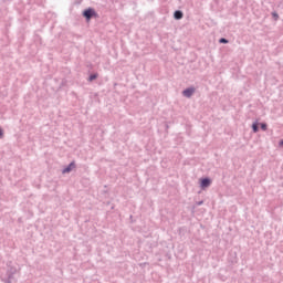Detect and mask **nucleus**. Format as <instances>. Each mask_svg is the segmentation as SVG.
Masks as SVG:
<instances>
[{"instance_id":"1","label":"nucleus","mask_w":283,"mask_h":283,"mask_svg":"<svg viewBox=\"0 0 283 283\" xmlns=\"http://www.w3.org/2000/svg\"><path fill=\"white\" fill-rule=\"evenodd\" d=\"M82 17L85 18V21L90 23L92 19H98V12L93 7H88L82 11Z\"/></svg>"},{"instance_id":"2","label":"nucleus","mask_w":283,"mask_h":283,"mask_svg":"<svg viewBox=\"0 0 283 283\" xmlns=\"http://www.w3.org/2000/svg\"><path fill=\"white\" fill-rule=\"evenodd\" d=\"M212 182H213V180H211L210 177H201L199 179V187H200L201 191H206L207 189H209V187H211Z\"/></svg>"},{"instance_id":"3","label":"nucleus","mask_w":283,"mask_h":283,"mask_svg":"<svg viewBox=\"0 0 283 283\" xmlns=\"http://www.w3.org/2000/svg\"><path fill=\"white\" fill-rule=\"evenodd\" d=\"M193 94H196V87L193 86L187 87L182 91V96L186 98H191Z\"/></svg>"},{"instance_id":"4","label":"nucleus","mask_w":283,"mask_h":283,"mask_svg":"<svg viewBox=\"0 0 283 283\" xmlns=\"http://www.w3.org/2000/svg\"><path fill=\"white\" fill-rule=\"evenodd\" d=\"M74 169H76V161L73 160L62 169V174H71Z\"/></svg>"},{"instance_id":"5","label":"nucleus","mask_w":283,"mask_h":283,"mask_svg":"<svg viewBox=\"0 0 283 283\" xmlns=\"http://www.w3.org/2000/svg\"><path fill=\"white\" fill-rule=\"evenodd\" d=\"M15 273H17V268L10 266L7 270V280H13Z\"/></svg>"},{"instance_id":"6","label":"nucleus","mask_w":283,"mask_h":283,"mask_svg":"<svg viewBox=\"0 0 283 283\" xmlns=\"http://www.w3.org/2000/svg\"><path fill=\"white\" fill-rule=\"evenodd\" d=\"M184 17H185V13L182 12V10H175L174 12L175 21H180L184 19Z\"/></svg>"},{"instance_id":"7","label":"nucleus","mask_w":283,"mask_h":283,"mask_svg":"<svg viewBox=\"0 0 283 283\" xmlns=\"http://www.w3.org/2000/svg\"><path fill=\"white\" fill-rule=\"evenodd\" d=\"M251 129L253 134H258V132H260V122L258 119L252 123Z\"/></svg>"},{"instance_id":"8","label":"nucleus","mask_w":283,"mask_h":283,"mask_svg":"<svg viewBox=\"0 0 283 283\" xmlns=\"http://www.w3.org/2000/svg\"><path fill=\"white\" fill-rule=\"evenodd\" d=\"M96 78H98V73H91L88 75L87 81H88V83H92L93 81H96Z\"/></svg>"},{"instance_id":"9","label":"nucleus","mask_w":283,"mask_h":283,"mask_svg":"<svg viewBox=\"0 0 283 283\" xmlns=\"http://www.w3.org/2000/svg\"><path fill=\"white\" fill-rule=\"evenodd\" d=\"M259 125H260L262 132H266V129H269V124H266V123H259Z\"/></svg>"},{"instance_id":"10","label":"nucleus","mask_w":283,"mask_h":283,"mask_svg":"<svg viewBox=\"0 0 283 283\" xmlns=\"http://www.w3.org/2000/svg\"><path fill=\"white\" fill-rule=\"evenodd\" d=\"M271 14L274 21H277V19H280V14H277L276 11H273Z\"/></svg>"},{"instance_id":"11","label":"nucleus","mask_w":283,"mask_h":283,"mask_svg":"<svg viewBox=\"0 0 283 283\" xmlns=\"http://www.w3.org/2000/svg\"><path fill=\"white\" fill-rule=\"evenodd\" d=\"M219 43H222L223 45H227V43H229V40L227 38H221L219 40Z\"/></svg>"},{"instance_id":"12","label":"nucleus","mask_w":283,"mask_h":283,"mask_svg":"<svg viewBox=\"0 0 283 283\" xmlns=\"http://www.w3.org/2000/svg\"><path fill=\"white\" fill-rule=\"evenodd\" d=\"M2 282H4V283H12V280L11 279H2Z\"/></svg>"},{"instance_id":"13","label":"nucleus","mask_w":283,"mask_h":283,"mask_svg":"<svg viewBox=\"0 0 283 283\" xmlns=\"http://www.w3.org/2000/svg\"><path fill=\"white\" fill-rule=\"evenodd\" d=\"M201 205H205L203 200L197 201V207H201Z\"/></svg>"},{"instance_id":"14","label":"nucleus","mask_w":283,"mask_h":283,"mask_svg":"<svg viewBox=\"0 0 283 283\" xmlns=\"http://www.w3.org/2000/svg\"><path fill=\"white\" fill-rule=\"evenodd\" d=\"M3 138V128L0 126V139Z\"/></svg>"},{"instance_id":"15","label":"nucleus","mask_w":283,"mask_h":283,"mask_svg":"<svg viewBox=\"0 0 283 283\" xmlns=\"http://www.w3.org/2000/svg\"><path fill=\"white\" fill-rule=\"evenodd\" d=\"M279 147H283V138L279 142Z\"/></svg>"}]
</instances>
